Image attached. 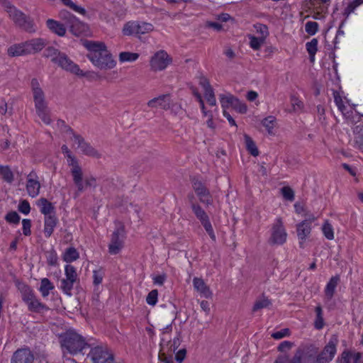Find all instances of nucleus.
Wrapping results in <instances>:
<instances>
[{
	"label": "nucleus",
	"instance_id": "41",
	"mask_svg": "<svg viewBox=\"0 0 363 363\" xmlns=\"http://www.w3.org/2000/svg\"><path fill=\"white\" fill-rule=\"evenodd\" d=\"M244 138L247 150L250 152L252 155L255 157L259 155V151L252 139L247 135H245Z\"/></svg>",
	"mask_w": 363,
	"mask_h": 363
},
{
	"label": "nucleus",
	"instance_id": "27",
	"mask_svg": "<svg viewBox=\"0 0 363 363\" xmlns=\"http://www.w3.org/2000/svg\"><path fill=\"white\" fill-rule=\"evenodd\" d=\"M57 223V219L54 215L45 217L44 234L45 237L49 238L52 235Z\"/></svg>",
	"mask_w": 363,
	"mask_h": 363
},
{
	"label": "nucleus",
	"instance_id": "22",
	"mask_svg": "<svg viewBox=\"0 0 363 363\" xmlns=\"http://www.w3.org/2000/svg\"><path fill=\"white\" fill-rule=\"evenodd\" d=\"M147 106L150 108H160L164 110H168L171 108V100L169 94L160 95L154 98L147 102Z\"/></svg>",
	"mask_w": 363,
	"mask_h": 363
},
{
	"label": "nucleus",
	"instance_id": "30",
	"mask_svg": "<svg viewBox=\"0 0 363 363\" xmlns=\"http://www.w3.org/2000/svg\"><path fill=\"white\" fill-rule=\"evenodd\" d=\"M37 205L40 208V212L45 215V217L52 215L54 207L46 199L42 198L39 199L37 202Z\"/></svg>",
	"mask_w": 363,
	"mask_h": 363
},
{
	"label": "nucleus",
	"instance_id": "3",
	"mask_svg": "<svg viewBox=\"0 0 363 363\" xmlns=\"http://www.w3.org/2000/svg\"><path fill=\"white\" fill-rule=\"evenodd\" d=\"M60 343L63 352L71 354L79 353L88 346L83 337L73 330H69L60 336Z\"/></svg>",
	"mask_w": 363,
	"mask_h": 363
},
{
	"label": "nucleus",
	"instance_id": "64",
	"mask_svg": "<svg viewBox=\"0 0 363 363\" xmlns=\"http://www.w3.org/2000/svg\"><path fill=\"white\" fill-rule=\"evenodd\" d=\"M274 363H291V360L287 354H281L278 357Z\"/></svg>",
	"mask_w": 363,
	"mask_h": 363
},
{
	"label": "nucleus",
	"instance_id": "55",
	"mask_svg": "<svg viewBox=\"0 0 363 363\" xmlns=\"http://www.w3.org/2000/svg\"><path fill=\"white\" fill-rule=\"evenodd\" d=\"M104 272L99 269L93 272V279L94 285H99L104 278Z\"/></svg>",
	"mask_w": 363,
	"mask_h": 363
},
{
	"label": "nucleus",
	"instance_id": "25",
	"mask_svg": "<svg viewBox=\"0 0 363 363\" xmlns=\"http://www.w3.org/2000/svg\"><path fill=\"white\" fill-rule=\"evenodd\" d=\"M46 25L52 33L59 36H64L66 33V28L67 26L65 23H62L53 19H48L46 21Z\"/></svg>",
	"mask_w": 363,
	"mask_h": 363
},
{
	"label": "nucleus",
	"instance_id": "16",
	"mask_svg": "<svg viewBox=\"0 0 363 363\" xmlns=\"http://www.w3.org/2000/svg\"><path fill=\"white\" fill-rule=\"evenodd\" d=\"M40 183L37 174L32 171L26 177V189L29 196L37 197L40 194Z\"/></svg>",
	"mask_w": 363,
	"mask_h": 363
},
{
	"label": "nucleus",
	"instance_id": "18",
	"mask_svg": "<svg viewBox=\"0 0 363 363\" xmlns=\"http://www.w3.org/2000/svg\"><path fill=\"white\" fill-rule=\"evenodd\" d=\"M71 174L73 177L74 184L76 186L77 191L74 193V197H77L79 194L83 192L86 188L85 180H83L82 178V170L79 165H77L71 168Z\"/></svg>",
	"mask_w": 363,
	"mask_h": 363
},
{
	"label": "nucleus",
	"instance_id": "50",
	"mask_svg": "<svg viewBox=\"0 0 363 363\" xmlns=\"http://www.w3.org/2000/svg\"><path fill=\"white\" fill-rule=\"evenodd\" d=\"M282 196L286 200L292 201L294 200V192L289 186H284L281 189Z\"/></svg>",
	"mask_w": 363,
	"mask_h": 363
},
{
	"label": "nucleus",
	"instance_id": "14",
	"mask_svg": "<svg viewBox=\"0 0 363 363\" xmlns=\"http://www.w3.org/2000/svg\"><path fill=\"white\" fill-rule=\"evenodd\" d=\"M191 208L196 218L201 221L207 233L209 235L211 238L214 240L216 239V235L208 216L205 211L196 203H192Z\"/></svg>",
	"mask_w": 363,
	"mask_h": 363
},
{
	"label": "nucleus",
	"instance_id": "26",
	"mask_svg": "<svg viewBox=\"0 0 363 363\" xmlns=\"http://www.w3.org/2000/svg\"><path fill=\"white\" fill-rule=\"evenodd\" d=\"M7 53L11 57L28 55L24 42L11 45L7 50Z\"/></svg>",
	"mask_w": 363,
	"mask_h": 363
},
{
	"label": "nucleus",
	"instance_id": "13",
	"mask_svg": "<svg viewBox=\"0 0 363 363\" xmlns=\"http://www.w3.org/2000/svg\"><path fill=\"white\" fill-rule=\"evenodd\" d=\"M337 340L332 337L321 352L316 354V363H329L335 357Z\"/></svg>",
	"mask_w": 363,
	"mask_h": 363
},
{
	"label": "nucleus",
	"instance_id": "17",
	"mask_svg": "<svg viewBox=\"0 0 363 363\" xmlns=\"http://www.w3.org/2000/svg\"><path fill=\"white\" fill-rule=\"evenodd\" d=\"M63 69L70 72L79 76H84L83 71L81 70L77 65L74 63L65 53H61L55 62Z\"/></svg>",
	"mask_w": 363,
	"mask_h": 363
},
{
	"label": "nucleus",
	"instance_id": "21",
	"mask_svg": "<svg viewBox=\"0 0 363 363\" xmlns=\"http://www.w3.org/2000/svg\"><path fill=\"white\" fill-rule=\"evenodd\" d=\"M199 84L203 88L204 91V97L210 106H216V99L214 94L213 89L211 86L208 80L205 77H201L199 79Z\"/></svg>",
	"mask_w": 363,
	"mask_h": 363
},
{
	"label": "nucleus",
	"instance_id": "28",
	"mask_svg": "<svg viewBox=\"0 0 363 363\" xmlns=\"http://www.w3.org/2000/svg\"><path fill=\"white\" fill-rule=\"evenodd\" d=\"M340 278L338 277H333L330 281L328 282L325 289V298L329 301L332 299L335 289L339 282Z\"/></svg>",
	"mask_w": 363,
	"mask_h": 363
},
{
	"label": "nucleus",
	"instance_id": "1",
	"mask_svg": "<svg viewBox=\"0 0 363 363\" xmlns=\"http://www.w3.org/2000/svg\"><path fill=\"white\" fill-rule=\"evenodd\" d=\"M84 45L88 50L86 56L94 66L104 70L116 67V61L104 43L86 41Z\"/></svg>",
	"mask_w": 363,
	"mask_h": 363
},
{
	"label": "nucleus",
	"instance_id": "31",
	"mask_svg": "<svg viewBox=\"0 0 363 363\" xmlns=\"http://www.w3.org/2000/svg\"><path fill=\"white\" fill-rule=\"evenodd\" d=\"M235 98L236 97L230 93L221 94L219 95V100L223 108V111H224V110L226 111L230 107H233Z\"/></svg>",
	"mask_w": 363,
	"mask_h": 363
},
{
	"label": "nucleus",
	"instance_id": "9",
	"mask_svg": "<svg viewBox=\"0 0 363 363\" xmlns=\"http://www.w3.org/2000/svg\"><path fill=\"white\" fill-rule=\"evenodd\" d=\"M287 233L280 218L276 219L272 225L269 243L271 245H282L286 240Z\"/></svg>",
	"mask_w": 363,
	"mask_h": 363
},
{
	"label": "nucleus",
	"instance_id": "51",
	"mask_svg": "<svg viewBox=\"0 0 363 363\" xmlns=\"http://www.w3.org/2000/svg\"><path fill=\"white\" fill-rule=\"evenodd\" d=\"M232 108L240 113H245L247 110L246 104L240 101L238 98H235Z\"/></svg>",
	"mask_w": 363,
	"mask_h": 363
},
{
	"label": "nucleus",
	"instance_id": "56",
	"mask_svg": "<svg viewBox=\"0 0 363 363\" xmlns=\"http://www.w3.org/2000/svg\"><path fill=\"white\" fill-rule=\"evenodd\" d=\"M6 220L9 223L17 224L20 221V216L16 211H11L7 213Z\"/></svg>",
	"mask_w": 363,
	"mask_h": 363
},
{
	"label": "nucleus",
	"instance_id": "58",
	"mask_svg": "<svg viewBox=\"0 0 363 363\" xmlns=\"http://www.w3.org/2000/svg\"><path fill=\"white\" fill-rule=\"evenodd\" d=\"M23 225V233L28 236L31 233L30 227H31V221L29 219H23L22 220Z\"/></svg>",
	"mask_w": 363,
	"mask_h": 363
},
{
	"label": "nucleus",
	"instance_id": "10",
	"mask_svg": "<svg viewBox=\"0 0 363 363\" xmlns=\"http://www.w3.org/2000/svg\"><path fill=\"white\" fill-rule=\"evenodd\" d=\"M172 62V58L164 50L155 52L150 60L151 70L154 72L162 71L166 69Z\"/></svg>",
	"mask_w": 363,
	"mask_h": 363
},
{
	"label": "nucleus",
	"instance_id": "52",
	"mask_svg": "<svg viewBox=\"0 0 363 363\" xmlns=\"http://www.w3.org/2000/svg\"><path fill=\"white\" fill-rule=\"evenodd\" d=\"M158 292L157 290H152L147 296L146 301L150 306H155L157 302Z\"/></svg>",
	"mask_w": 363,
	"mask_h": 363
},
{
	"label": "nucleus",
	"instance_id": "43",
	"mask_svg": "<svg viewBox=\"0 0 363 363\" xmlns=\"http://www.w3.org/2000/svg\"><path fill=\"white\" fill-rule=\"evenodd\" d=\"M139 57V55L135 52H122L119 55V60L121 62H134Z\"/></svg>",
	"mask_w": 363,
	"mask_h": 363
},
{
	"label": "nucleus",
	"instance_id": "12",
	"mask_svg": "<svg viewBox=\"0 0 363 363\" xmlns=\"http://www.w3.org/2000/svg\"><path fill=\"white\" fill-rule=\"evenodd\" d=\"M89 357L93 363H112L113 354L110 351L104 347H95L90 350Z\"/></svg>",
	"mask_w": 363,
	"mask_h": 363
},
{
	"label": "nucleus",
	"instance_id": "53",
	"mask_svg": "<svg viewBox=\"0 0 363 363\" xmlns=\"http://www.w3.org/2000/svg\"><path fill=\"white\" fill-rule=\"evenodd\" d=\"M334 101L337 106L338 109L343 113L345 114V111L346 110V106L343 103V100L342 97L337 94H334Z\"/></svg>",
	"mask_w": 363,
	"mask_h": 363
},
{
	"label": "nucleus",
	"instance_id": "48",
	"mask_svg": "<svg viewBox=\"0 0 363 363\" xmlns=\"http://www.w3.org/2000/svg\"><path fill=\"white\" fill-rule=\"evenodd\" d=\"M352 352L345 350L338 358L339 363H353Z\"/></svg>",
	"mask_w": 363,
	"mask_h": 363
},
{
	"label": "nucleus",
	"instance_id": "4",
	"mask_svg": "<svg viewBox=\"0 0 363 363\" xmlns=\"http://www.w3.org/2000/svg\"><path fill=\"white\" fill-rule=\"evenodd\" d=\"M1 1L4 4L6 11L9 17L16 25L28 33H35L36 31V27L30 17L26 16L21 11L11 6L10 3L6 2L5 0Z\"/></svg>",
	"mask_w": 363,
	"mask_h": 363
},
{
	"label": "nucleus",
	"instance_id": "40",
	"mask_svg": "<svg viewBox=\"0 0 363 363\" xmlns=\"http://www.w3.org/2000/svg\"><path fill=\"white\" fill-rule=\"evenodd\" d=\"M62 153L65 154V157H67V164L69 166L73 167L77 165H79L77 159L72 155L71 152L69 151L68 147L66 145H63L62 146Z\"/></svg>",
	"mask_w": 363,
	"mask_h": 363
},
{
	"label": "nucleus",
	"instance_id": "61",
	"mask_svg": "<svg viewBox=\"0 0 363 363\" xmlns=\"http://www.w3.org/2000/svg\"><path fill=\"white\" fill-rule=\"evenodd\" d=\"M186 350L184 348L179 350L175 354V359L178 363H182L186 357Z\"/></svg>",
	"mask_w": 363,
	"mask_h": 363
},
{
	"label": "nucleus",
	"instance_id": "19",
	"mask_svg": "<svg viewBox=\"0 0 363 363\" xmlns=\"http://www.w3.org/2000/svg\"><path fill=\"white\" fill-rule=\"evenodd\" d=\"M71 174L73 177L74 184L76 186L77 191L74 193V197H77L79 194L83 192L86 188L85 180H83L82 178V170L79 165H77L71 168Z\"/></svg>",
	"mask_w": 363,
	"mask_h": 363
},
{
	"label": "nucleus",
	"instance_id": "24",
	"mask_svg": "<svg viewBox=\"0 0 363 363\" xmlns=\"http://www.w3.org/2000/svg\"><path fill=\"white\" fill-rule=\"evenodd\" d=\"M194 289L200 294L201 296L208 298L212 293L202 279L195 277L193 279Z\"/></svg>",
	"mask_w": 363,
	"mask_h": 363
},
{
	"label": "nucleus",
	"instance_id": "29",
	"mask_svg": "<svg viewBox=\"0 0 363 363\" xmlns=\"http://www.w3.org/2000/svg\"><path fill=\"white\" fill-rule=\"evenodd\" d=\"M311 227L308 220H303L297 225V235L300 240H304L311 233Z\"/></svg>",
	"mask_w": 363,
	"mask_h": 363
},
{
	"label": "nucleus",
	"instance_id": "36",
	"mask_svg": "<svg viewBox=\"0 0 363 363\" xmlns=\"http://www.w3.org/2000/svg\"><path fill=\"white\" fill-rule=\"evenodd\" d=\"M28 310L33 312H40L45 308V306L35 296L31 301L26 303Z\"/></svg>",
	"mask_w": 363,
	"mask_h": 363
},
{
	"label": "nucleus",
	"instance_id": "60",
	"mask_svg": "<svg viewBox=\"0 0 363 363\" xmlns=\"http://www.w3.org/2000/svg\"><path fill=\"white\" fill-rule=\"evenodd\" d=\"M256 29L257 31L261 35L259 37H263L264 39H266L269 34L267 27L265 25L259 24L256 26Z\"/></svg>",
	"mask_w": 363,
	"mask_h": 363
},
{
	"label": "nucleus",
	"instance_id": "5",
	"mask_svg": "<svg viewBox=\"0 0 363 363\" xmlns=\"http://www.w3.org/2000/svg\"><path fill=\"white\" fill-rule=\"evenodd\" d=\"M318 347L314 344H305L299 346L293 357L291 363H316Z\"/></svg>",
	"mask_w": 363,
	"mask_h": 363
},
{
	"label": "nucleus",
	"instance_id": "15",
	"mask_svg": "<svg viewBox=\"0 0 363 363\" xmlns=\"http://www.w3.org/2000/svg\"><path fill=\"white\" fill-rule=\"evenodd\" d=\"M70 132H72V130H70ZM71 133L72 134L71 139L73 142L74 147L77 145V148L79 149V150L86 155L94 157H99L98 152L91 146L90 144L85 142L83 138L79 135H75L72 133Z\"/></svg>",
	"mask_w": 363,
	"mask_h": 363
},
{
	"label": "nucleus",
	"instance_id": "57",
	"mask_svg": "<svg viewBox=\"0 0 363 363\" xmlns=\"http://www.w3.org/2000/svg\"><path fill=\"white\" fill-rule=\"evenodd\" d=\"M18 211L25 215H28L30 211V206L29 203L23 200L18 205Z\"/></svg>",
	"mask_w": 363,
	"mask_h": 363
},
{
	"label": "nucleus",
	"instance_id": "7",
	"mask_svg": "<svg viewBox=\"0 0 363 363\" xmlns=\"http://www.w3.org/2000/svg\"><path fill=\"white\" fill-rule=\"evenodd\" d=\"M181 342V335L179 333H178L177 336L172 340H169V338H161L159 359H161L166 356L169 358L171 357L172 359V353H174L179 347Z\"/></svg>",
	"mask_w": 363,
	"mask_h": 363
},
{
	"label": "nucleus",
	"instance_id": "23",
	"mask_svg": "<svg viewBox=\"0 0 363 363\" xmlns=\"http://www.w3.org/2000/svg\"><path fill=\"white\" fill-rule=\"evenodd\" d=\"M27 55L35 54L41 51L46 45L45 40L43 38H33L24 42Z\"/></svg>",
	"mask_w": 363,
	"mask_h": 363
},
{
	"label": "nucleus",
	"instance_id": "38",
	"mask_svg": "<svg viewBox=\"0 0 363 363\" xmlns=\"http://www.w3.org/2000/svg\"><path fill=\"white\" fill-rule=\"evenodd\" d=\"M316 317L315 320L314 321V327L320 330L324 326V320H323V309L320 306H318L315 307V309Z\"/></svg>",
	"mask_w": 363,
	"mask_h": 363
},
{
	"label": "nucleus",
	"instance_id": "6",
	"mask_svg": "<svg viewBox=\"0 0 363 363\" xmlns=\"http://www.w3.org/2000/svg\"><path fill=\"white\" fill-rule=\"evenodd\" d=\"M79 281L76 268L67 264L65 267V277L60 280V289L66 295L71 296L74 284Z\"/></svg>",
	"mask_w": 363,
	"mask_h": 363
},
{
	"label": "nucleus",
	"instance_id": "33",
	"mask_svg": "<svg viewBox=\"0 0 363 363\" xmlns=\"http://www.w3.org/2000/svg\"><path fill=\"white\" fill-rule=\"evenodd\" d=\"M54 288V284L48 279L43 278L41 279L39 291L43 297H47Z\"/></svg>",
	"mask_w": 363,
	"mask_h": 363
},
{
	"label": "nucleus",
	"instance_id": "47",
	"mask_svg": "<svg viewBox=\"0 0 363 363\" xmlns=\"http://www.w3.org/2000/svg\"><path fill=\"white\" fill-rule=\"evenodd\" d=\"M62 52H59L57 49L54 48H48L45 50V56L46 57H50L51 60L55 63L57 60L58 59V56L61 55Z\"/></svg>",
	"mask_w": 363,
	"mask_h": 363
},
{
	"label": "nucleus",
	"instance_id": "59",
	"mask_svg": "<svg viewBox=\"0 0 363 363\" xmlns=\"http://www.w3.org/2000/svg\"><path fill=\"white\" fill-rule=\"evenodd\" d=\"M199 201L206 206H209L213 204V198L210 192L206 194V195H203V196L199 199Z\"/></svg>",
	"mask_w": 363,
	"mask_h": 363
},
{
	"label": "nucleus",
	"instance_id": "11",
	"mask_svg": "<svg viewBox=\"0 0 363 363\" xmlns=\"http://www.w3.org/2000/svg\"><path fill=\"white\" fill-rule=\"evenodd\" d=\"M125 235L123 227L118 228L111 235L108 245V252L111 255L118 254L124 246Z\"/></svg>",
	"mask_w": 363,
	"mask_h": 363
},
{
	"label": "nucleus",
	"instance_id": "8",
	"mask_svg": "<svg viewBox=\"0 0 363 363\" xmlns=\"http://www.w3.org/2000/svg\"><path fill=\"white\" fill-rule=\"evenodd\" d=\"M153 30L151 23L139 21H130L125 24L123 33L125 35H135L140 36Z\"/></svg>",
	"mask_w": 363,
	"mask_h": 363
},
{
	"label": "nucleus",
	"instance_id": "34",
	"mask_svg": "<svg viewBox=\"0 0 363 363\" xmlns=\"http://www.w3.org/2000/svg\"><path fill=\"white\" fill-rule=\"evenodd\" d=\"M0 174L3 179L9 184H11L14 180L13 173L8 166L0 165Z\"/></svg>",
	"mask_w": 363,
	"mask_h": 363
},
{
	"label": "nucleus",
	"instance_id": "39",
	"mask_svg": "<svg viewBox=\"0 0 363 363\" xmlns=\"http://www.w3.org/2000/svg\"><path fill=\"white\" fill-rule=\"evenodd\" d=\"M61 18L65 21L67 26L72 28L74 24L77 22V18L71 13L64 11L60 13Z\"/></svg>",
	"mask_w": 363,
	"mask_h": 363
},
{
	"label": "nucleus",
	"instance_id": "63",
	"mask_svg": "<svg viewBox=\"0 0 363 363\" xmlns=\"http://www.w3.org/2000/svg\"><path fill=\"white\" fill-rule=\"evenodd\" d=\"M354 143L359 150L363 151V135H355Z\"/></svg>",
	"mask_w": 363,
	"mask_h": 363
},
{
	"label": "nucleus",
	"instance_id": "37",
	"mask_svg": "<svg viewBox=\"0 0 363 363\" xmlns=\"http://www.w3.org/2000/svg\"><path fill=\"white\" fill-rule=\"evenodd\" d=\"M318 40L313 38L311 41L306 43V47L307 52L309 54L310 59L311 61H314L315 55L318 50Z\"/></svg>",
	"mask_w": 363,
	"mask_h": 363
},
{
	"label": "nucleus",
	"instance_id": "2",
	"mask_svg": "<svg viewBox=\"0 0 363 363\" xmlns=\"http://www.w3.org/2000/svg\"><path fill=\"white\" fill-rule=\"evenodd\" d=\"M30 87L37 115L45 124H50L51 118L50 110L45 100V92L37 79H32L30 82Z\"/></svg>",
	"mask_w": 363,
	"mask_h": 363
},
{
	"label": "nucleus",
	"instance_id": "54",
	"mask_svg": "<svg viewBox=\"0 0 363 363\" xmlns=\"http://www.w3.org/2000/svg\"><path fill=\"white\" fill-rule=\"evenodd\" d=\"M290 335V330L288 328H284L272 334V337L275 340H280L283 337H288Z\"/></svg>",
	"mask_w": 363,
	"mask_h": 363
},
{
	"label": "nucleus",
	"instance_id": "42",
	"mask_svg": "<svg viewBox=\"0 0 363 363\" xmlns=\"http://www.w3.org/2000/svg\"><path fill=\"white\" fill-rule=\"evenodd\" d=\"M249 39L250 47L255 50H259L265 41L263 37H255L254 35H250Z\"/></svg>",
	"mask_w": 363,
	"mask_h": 363
},
{
	"label": "nucleus",
	"instance_id": "49",
	"mask_svg": "<svg viewBox=\"0 0 363 363\" xmlns=\"http://www.w3.org/2000/svg\"><path fill=\"white\" fill-rule=\"evenodd\" d=\"M306 32L311 35H315L318 30V23L315 21H308L305 25Z\"/></svg>",
	"mask_w": 363,
	"mask_h": 363
},
{
	"label": "nucleus",
	"instance_id": "62",
	"mask_svg": "<svg viewBox=\"0 0 363 363\" xmlns=\"http://www.w3.org/2000/svg\"><path fill=\"white\" fill-rule=\"evenodd\" d=\"M293 345H294V343L291 342L284 341L281 343H280L278 348H279V351H281V352H286V351L290 350L292 347Z\"/></svg>",
	"mask_w": 363,
	"mask_h": 363
},
{
	"label": "nucleus",
	"instance_id": "35",
	"mask_svg": "<svg viewBox=\"0 0 363 363\" xmlns=\"http://www.w3.org/2000/svg\"><path fill=\"white\" fill-rule=\"evenodd\" d=\"M79 256V252L74 247H69L63 254V259L66 262H72L77 260Z\"/></svg>",
	"mask_w": 363,
	"mask_h": 363
},
{
	"label": "nucleus",
	"instance_id": "45",
	"mask_svg": "<svg viewBox=\"0 0 363 363\" xmlns=\"http://www.w3.org/2000/svg\"><path fill=\"white\" fill-rule=\"evenodd\" d=\"M322 231H323V233L324 235V236L328 239V240H333L334 239V231H333V226L331 225L330 223H329L328 221H326L323 227H322Z\"/></svg>",
	"mask_w": 363,
	"mask_h": 363
},
{
	"label": "nucleus",
	"instance_id": "44",
	"mask_svg": "<svg viewBox=\"0 0 363 363\" xmlns=\"http://www.w3.org/2000/svg\"><path fill=\"white\" fill-rule=\"evenodd\" d=\"M21 291L22 299L26 303L31 301V299L35 296L33 291L28 286H24Z\"/></svg>",
	"mask_w": 363,
	"mask_h": 363
},
{
	"label": "nucleus",
	"instance_id": "32",
	"mask_svg": "<svg viewBox=\"0 0 363 363\" xmlns=\"http://www.w3.org/2000/svg\"><path fill=\"white\" fill-rule=\"evenodd\" d=\"M262 125L269 135H274V128L277 126V120L274 116H269L266 117L262 121Z\"/></svg>",
	"mask_w": 363,
	"mask_h": 363
},
{
	"label": "nucleus",
	"instance_id": "46",
	"mask_svg": "<svg viewBox=\"0 0 363 363\" xmlns=\"http://www.w3.org/2000/svg\"><path fill=\"white\" fill-rule=\"evenodd\" d=\"M269 305H270V301L265 297H262L256 301V302L254 304L252 310H253V311H257L262 308H267Z\"/></svg>",
	"mask_w": 363,
	"mask_h": 363
},
{
	"label": "nucleus",
	"instance_id": "20",
	"mask_svg": "<svg viewBox=\"0 0 363 363\" xmlns=\"http://www.w3.org/2000/svg\"><path fill=\"white\" fill-rule=\"evenodd\" d=\"M34 357L28 348L16 350L11 358V363H33Z\"/></svg>",
	"mask_w": 363,
	"mask_h": 363
}]
</instances>
